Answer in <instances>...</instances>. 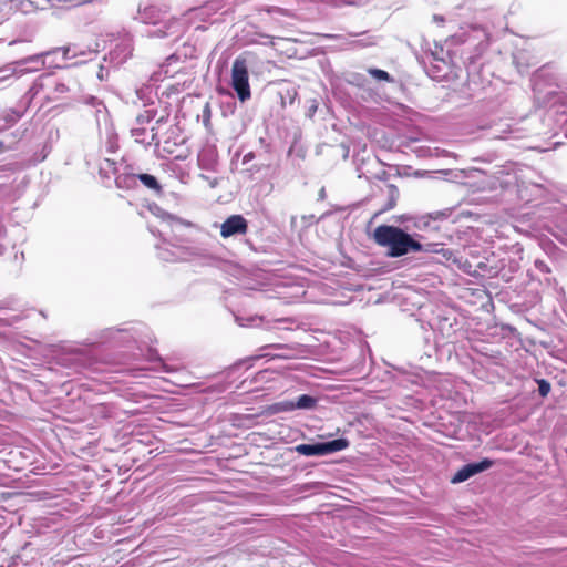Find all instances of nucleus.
<instances>
[{
  "label": "nucleus",
  "mask_w": 567,
  "mask_h": 567,
  "mask_svg": "<svg viewBox=\"0 0 567 567\" xmlns=\"http://www.w3.org/2000/svg\"><path fill=\"white\" fill-rule=\"evenodd\" d=\"M348 440L340 437L326 442L299 444L295 447V451L305 456H321L342 451L348 447Z\"/></svg>",
  "instance_id": "obj_8"
},
{
  "label": "nucleus",
  "mask_w": 567,
  "mask_h": 567,
  "mask_svg": "<svg viewBox=\"0 0 567 567\" xmlns=\"http://www.w3.org/2000/svg\"><path fill=\"white\" fill-rule=\"evenodd\" d=\"M51 52L35 53L17 60L0 70V82L12 78L17 73L35 72L44 66L43 56Z\"/></svg>",
  "instance_id": "obj_6"
},
{
  "label": "nucleus",
  "mask_w": 567,
  "mask_h": 567,
  "mask_svg": "<svg viewBox=\"0 0 567 567\" xmlns=\"http://www.w3.org/2000/svg\"><path fill=\"white\" fill-rule=\"evenodd\" d=\"M434 19H436V21H443V18H437V16H434Z\"/></svg>",
  "instance_id": "obj_43"
},
{
  "label": "nucleus",
  "mask_w": 567,
  "mask_h": 567,
  "mask_svg": "<svg viewBox=\"0 0 567 567\" xmlns=\"http://www.w3.org/2000/svg\"><path fill=\"white\" fill-rule=\"evenodd\" d=\"M536 383L538 384V393L542 398H545L549 394L551 390L550 383L545 379H536Z\"/></svg>",
  "instance_id": "obj_29"
},
{
  "label": "nucleus",
  "mask_w": 567,
  "mask_h": 567,
  "mask_svg": "<svg viewBox=\"0 0 567 567\" xmlns=\"http://www.w3.org/2000/svg\"><path fill=\"white\" fill-rule=\"evenodd\" d=\"M526 53L524 51H518L514 54V63L516 64V68L519 73H524L527 71L529 64L525 63Z\"/></svg>",
  "instance_id": "obj_26"
},
{
  "label": "nucleus",
  "mask_w": 567,
  "mask_h": 567,
  "mask_svg": "<svg viewBox=\"0 0 567 567\" xmlns=\"http://www.w3.org/2000/svg\"><path fill=\"white\" fill-rule=\"evenodd\" d=\"M84 103H85V105L92 107V110L94 111L96 124L100 130H101L102 123L104 124L105 133L109 137L107 152H110V153L115 152L116 144L113 141V135H114L113 131L109 125V112L106 110V106L104 105V103L101 100H99L97 97L92 96V95L86 96L84 99Z\"/></svg>",
  "instance_id": "obj_9"
},
{
  "label": "nucleus",
  "mask_w": 567,
  "mask_h": 567,
  "mask_svg": "<svg viewBox=\"0 0 567 567\" xmlns=\"http://www.w3.org/2000/svg\"><path fill=\"white\" fill-rule=\"evenodd\" d=\"M20 117L21 114L19 112L10 110L6 113L4 120L8 125H13Z\"/></svg>",
  "instance_id": "obj_32"
},
{
  "label": "nucleus",
  "mask_w": 567,
  "mask_h": 567,
  "mask_svg": "<svg viewBox=\"0 0 567 567\" xmlns=\"http://www.w3.org/2000/svg\"><path fill=\"white\" fill-rule=\"evenodd\" d=\"M132 336L125 329L106 328L101 330L95 338L90 339V344L103 343L111 340H118L122 342L128 341Z\"/></svg>",
  "instance_id": "obj_16"
},
{
  "label": "nucleus",
  "mask_w": 567,
  "mask_h": 567,
  "mask_svg": "<svg viewBox=\"0 0 567 567\" xmlns=\"http://www.w3.org/2000/svg\"><path fill=\"white\" fill-rule=\"evenodd\" d=\"M439 255L442 256L443 260H445L447 262L456 264L461 268V260L458 259L457 255L452 249L444 248L442 246V248H440Z\"/></svg>",
  "instance_id": "obj_24"
},
{
  "label": "nucleus",
  "mask_w": 567,
  "mask_h": 567,
  "mask_svg": "<svg viewBox=\"0 0 567 567\" xmlns=\"http://www.w3.org/2000/svg\"><path fill=\"white\" fill-rule=\"evenodd\" d=\"M248 229V223L241 215H231L220 225V235L223 238H229L236 235H245Z\"/></svg>",
  "instance_id": "obj_14"
},
{
  "label": "nucleus",
  "mask_w": 567,
  "mask_h": 567,
  "mask_svg": "<svg viewBox=\"0 0 567 567\" xmlns=\"http://www.w3.org/2000/svg\"><path fill=\"white\" fill-rule=\"evenodd\" d=\"M135 95L142 102V105L145 109L154 107L153 106L154 93H153L152 84L144 85L142 87L136 89Z\"/></svg>",
  "instance_id": "obj_21"
},
{
  "label": "nucleus",
  "mask_w": 567,
  "mask_h": 567,
  "mask_svg": "<svg viewBox=\"0 0 567 567\" xmlns=\"http://www.w3.org/2000/svg\"><path fill=\"white\" fill-rule=\"evenodd\" d=\"M2 236V227H0V237ZM3 252V245L0 243V255Z\"/></svg>",
  "instance_id": "obj_37"
},
{
  "label": "nucleus",
  "mask_w": 567,
  "mask_h": 567,
  "mask_svg": "<svg viewBox=\"0 0 567 567\" xmlns=\"http://www.w3.org/2000/svg\"><path fill=\"white\" fill-rule=\"evenodd\" d=\"M287 404H288V408H287L288 410H295V409L310 410L316 406L317 400L309 394H302V395L298 396L296 401L289 402Z\"/></svg>",
  "instance_id": "obj_20"
},
{
  "label": "nucleus",
  "mask_w": 567,
  "mask_h": 567,
  "mask_svg": "<svg viewBox=\"0 0 567 567\" xmlns=\"http://www.w3.org/2000/svg\"><path fill=\"white\" fill-rule=\"evenodd\" d=\"M164 369H165L166 372L173 371V369L168 368L166 364H164Z\"/></svg>",
  "instance_id": "obj_40"
},
{
  "label": "nucleus",
  "mask_w": 567,
  "mask_h": 567,
  "mask_svg": "<svg viewBox=\"0 0 567 567\" xmlns=\"http://www.w3.org/2000/svg\"><path fill=\"white\" fill-rule=\"evenodd\" d=\"M535 266L538 270L543 271V272H550V269L549 267L544 262V261H540V260H537L535 262Z\"/></svg>",
  "instance_id": "obj_34"
},
{
  "label": "nucleus",
  "mask_w": 567,
  "mask_h": 567,
  "mask_svg": "<svg viewBox=\"0 0 567 567\" xmlns=\"http://www.w3.org/2000/svg\"><path fill=\"white\" fill-rule=\"evenodd\" d=\"M368 73L373 76L378 81H386L392 82V76L384 70L377 69V68H369Z\"/></svg>",
  "instance_id": "obj_25"
},
{
  "label": "nucleus",
  "mask_w": 567,
  "mask_h": 567,
  "mask_svg": "<svg viewBox=\"0 0 567 567\" xmlns=\"http://www.w3.org/2000/svg\"><path fill=\"white\" fill-rule=\"evenodd\" d=\"M452 214V208H444L441 210H434L432 213H429V218L433 220H444L449 218Z\"/></svg>",
  "instance_id": "obj_27"
},
{
  "label": "nucleus",
  "mask_w": 567,
  "mask_h": 567,
  "mask_svg": "<svg viewBox=\"0 0 567 567\" xmlns=\"http://www.w3.org/2000/svg\"><path fill=\"white\" fill-rule=\"evenodd\" d=\"M491 83L489 73L485 72L476 63L471 62L467 66V86L473 93L483 91Z\"/></svg>",
  "instance_id": "obj_12"
},
{
  "label": "nucleus",
  "mask_w": 567,
  "mask_h": 567,
  "mask_svg": "<svg viewBox=\"0 0 567 567\" xmlns=\"http://www.w3.org/2000/svg\"><path fill=\"white\" fill-rule=\"evenodd\" d=\"M434 19H436V21H443V18H437V16H434Z\"/></svg>",
  "instance_id": "obj_45"
},
{
  "label": "nucleus",
  "mask_w": 567,
  "mask_h": 567,
  "mask_svg": "<svg viewBox=\"0 0 567 567\" xmlns=\"http://www.w3.org/2000/svg\"><path fill=\"white\" fill-rule=\"evenodd\" d=\"M137 174L122 173L115 176V185L121 189H133L137 186Z\"/></svg>",
  "instance_id": "obj_19"
},
{
  "label": "nucleus",
  "mask_w": 567,
  "mask_h": 567,
  "mask_svg": "<svg viewBox=\"0 0 567 567\" xmlns=\"http://www.w3.org/2000/svg\"><path fill=\"white\" fill-rule=\"evenodd\" d=\"M24 43H27V41H24V40H13V41H11V42L9 43V45H10V47H16V45H18V44H24Z\"/></svg>",
  "instance_id": "obj_36"
},
{
  "label": "nucleus",
  "mask_w": 567,
  "mask_h": 567,
  "mask_svg": "<svg viewBox=\"0 0 567 567\" xmlns=\"http://www.w3.org/2000/svg\"><path fill=\"white\" fill-rule=\"evenodd\" d=\"M117 166L116 162L110 158H104L99 164L100 176L104 179H109L112 176H116Z\"/></svg>",
  "instance_id": "obj_23"
},
{
  "label": "nucleus",
  "mask_w": 567,
  "mask_h": 567,
  "mask_svg": "<svg viewBox=\"0 0 567 567\" xmlns=\"http://www.w3.org/2000/svg\"><path fill=\"white\" fill-rule=\"evenodd\" d=\"M198 249H195L190 252H186L177 249V252H171L168 249L159 248L158 257L165 261H176V260H189L193 256H199Z\"/></svg>",
  "instance_id": "obj_17"
},
{
  "label": "nucleus",
  "mask_w": 567,
  "mask_h": 567,
  "mask_svg": "<svg viewBox=\"0 0 567 567\" xmlns=\"http://www.w3.org/2000/svg\"><path fill=\"white\" fill-rule=\"evenodd\" d=\"M440 248H442L441 244L435 243H429L426 245H423V248L421 251L431 252V254H440Z\"/></svg>",
  "instance_id": "obj_33"
},
{
  "label": "nucleus",
  "mask_w": 567,
  "mask_h": 567,
  "mask_svg": "<svg viewBox=\"0 0 567 567\" xmlns=\"http://www.w3.org/2000/svg\"><path fill=\"white\" fill-rule=\"evenodd\" d=\"M532 83L534 99L539 106L547 105L557 93L556 79L549 74L546 68H542L534 73Z\"/></svg>",
  "instance_id": "obj_4"
},
{
  "label": "nucleus",
  "mask_w": 567,
  "mask_h": 567,
  "mask_svg": "<svg viewBox=\"0 0 567 567\" xmlns=\"http://www.w3.org/2000/svg\"><path fill=\"white\" fill-rule=\"evenodd\" d=\"M64 87H65L64 84H61V85L58 86V91L63 92Z\"/></svg>",
  "instance_id": "obj_39"
},
{
  "label": "nucleus",
  "mask_w": 567,
  "mask_h": 567,
  "mask_svg": "<svg viewBox=\"0 0 567 567\" xmlns=\"http://www.w3.org/2000/svg\"><path fill=\"white\" fill-rule=\"evenodd\" d=\"M109 74V71L107 69H105L103 65H100V69H99V72H97V78L103 81Z\"/></svg>",
  "instance_id": "obj_35"
},
{
  "label": "nucleus",
  "mask_w": 567,
  "mask_h": 567,
  "mask_svg": "<svg viewBox=\"0 0 567 567\" xmlns=\"http://www.w3.org/2000/svg\"><path fill=\"white\" fill-rule=\"evenodd\" d=\"M165 16L166 13L156 6H146L138 10L136 19L144 24L153 25L152 29L146 30V35L150 38L177 35L178 23L171 19H166Z\"/></svg>",
  "instance_id": "obj_2"
},
{
  "label": "nucleus",
  "mask_w": 567,
  "mask_h": 567,
  "mask_svg": "<svg viewBox=\"0 0 567 567\" xmlns=\"http://www.w3.org/2000/svg\"><path fill=\"white\" fill-rule=\"evenodd\" d=\"M257 321L261 322L262 318L261 317H249V318L236 317V322L241 327L258 326L259 323H257Z\"/></svg>",
  "instance_id": "obj_28"
},
{
  "label": "nucleus",
  "mask_w": 567,
  "mask_h": 567,
  "mask_svg": "<svg viewBox=\"0 0 567 567\" xmlns=\"http://www.w3.org/2000/svg\"><path fill=\"white\" fill-rule=\"evenodd\" d=\"M373 240L381 247L388 248V256L402 257L412 251H421L423 245L410 234L396 226L380 225L373 231Z\"/></svg>",
  "instance_id": "obj_1"
},
{
  "label": "nucleus",
  "mask_w": 567,
  "mask_h": 567,
  "mask_svg": "<svg viewBox=\"0 0 567 567\" xmlns=\"http://www.w3.org/2000/svg\"><path fill=\"white\" fill-rule=\"evenodd\" d=\"M184 61L176 54H172L166 59V62L159 66L157 71H155L150 81L152 83L164 81L166 78H173L175 74H178L183 70Z\"/></svg>",
  "instance_id": "obj_11"
},
{
  "label": "nucleus",
  "mask_w": 567,
  "mask_h": 567,
  "mask_svg": "<svg viewBox=\"0 0 567 567\" xmlns=\"http://www.w3.org/2000/svg\"><path fill=\"white\" fill-rule=\"evenodd\" d=\"M210 118H212V109H210V104L207 102L205 103L204 107H203V111H202V120H203V124L208 127L209 124H210Z\"/></svg>",
  "instance_id": "obj_30"
},
{
  "label": "nucleus",
  "mask_w": 567,
  "mask_h": 567,
  "mask_svg": "<svg viewBox=\"0 0 567 567\" xmlns=\"http://www.w3.org/2000/svg\"><path fill=\"white\" fill-rule=\"evenodd\" d=\"M156 115V107L144 109L143 112L136 115L134 125L131 128V136L135 140L136 143L143 144L145 146L159 144L157 138V126L164 122V117L161 116L150 128L147 127V125L154 121Z\"/></svg>",
  "instance_id": "obj_3"
},
{
  "label": "nucleus",
  "mask_w": 567,
  "mask_h": 567,
  "mask_svg": "<svg viewBox=\"0 0 567 567\" xmlns=\"http://www.w3.org/2000/svg\"><path fill=\"white\" fill-rule=\"evenodd\" d=\"M434 19H436V21H443V18H437V16H434Z\"/></svg>",
  "instance_id": "obj_44"
},
{
  "label": "nucleus",
  "mask_w": 567,
  "mask_h": 567,
  "mask_svg": "<svg viewBox=\"0 0 567 567\" xmlns=\"http://www.w3.org/2000/svg\"><path fill=\"white\" fill-rule=\"evenodd\" d=\"M489 135L494 140H518L526 135V131L507 121H499L491 126Z\"/></svg>",
  "instance_id": "obj_10"
},
{
  "label": "nucleus",
  "mask_w": 567,
  "mask_h": 567,
  "mask_svg": "<svg viewBox=\"0 0 567 567\" xmlns=\"http://www.w3.org/2000/svg\"><path fill=\"white\" fill-rule=\"evenodd\" d=\"M138 181L150 190H152L155 195H161L163 188L157 181V178L151 174H137Z\"/></svg>",
  "instance_id": "obj_22"
},
{
  "label": "nucleus",
  "mask_w": 567,
  "mask_h": 567,
  "mask_svg": "<svg viewBox=\"0 0 567 567\" xmlns=\"http://www.w3.org/2000/svg\"><path fill=\"white\" fill-rule=\"evenodd\" d=\"M251 156H252V155H251V153H250V154H247V155L245 156L244 161L246 162L247 159H250V157H251Z\"/></svg>",
  "instance_id": "obj_41"
},
{
  "label": "nucleus",
  "mask_w": 567,
  "mask_h": 567,
  "mask_svg": "<svg viewBox=\"0 0 567 567\" xmlns=\"http://www.w3.org/2000/svg\"><path fill=\"white\" fill-rule=\"evenodd\" d=\"M425 69L433 80L442 81L447 79L452 72L449 52L442 45L435 44L434 50L426 55Z\"/></svg>",
  "instance_id": "obj_5"
},
{
  "label": "nucleus",
  "mask_w": 567,
  "mask_h": 567,
  "mask_svg": "<svg viewBox=\"0 0 567 567\" xmlns=\"http://www.w3.org/2000/svg\"><path fill=\"white\" fill-rule=\"evenodd\" d=\"M172 226L175 230H178L181 229L182 227H195V225L190 221H187V220H183L181 218H173L172 219Z\"/></svg>",
  "instance_id": "obj_31"
},
{
  "label": "nucleus",
  "mask_w": 567,
  "mask_h": 567,
  "mask_svg": "<svg viewBox=\"0 0 567 567\" xmlns=\"http://www.w3.org/2000/svg\"><path fill=\"white\" fill-rule=\"evenodd\" d=\"M59 51L62 52L64 60H71V59H75L78 56H86V55L89 56V59H92L93 55H96V51H93V50L84 51V50L80 49V47L76 44L58 48L53 52H59Z\"/></svg>",
  "instance_id": "obj_18"
},
{
  "label": "nucleus",
  "mask_w": 567,
  "mask_h": 567,
  "mask_svg": "<svg viewBox=\"0 0 567 567\" xmlns=\"http://www.w3.org/2000/svg\"><path fill=\"white\" fill-rule=\"evenodd\" d=\"M72 354L78 358L81 353L79 350H74V351H72Z\"/></svg>",
  "instance_id": "obj_38"
},
{
  "label": "nucleus",
  "mask_w": 567,
  "mask_h": 567,
  "mask_svg": "<svg viewBox=\"0 0 567 567\" xmlns=\"http://www.w3.org/2000/svg\"><path fill=\"white\" fill-rule=\"evenodd\" d=\"M133 43L130 38H123L110 52V60L114 65H121L132 55Z\"/></svg>",
  "instance_id": "obj_15"
},
{
  "label": "nucleus",
  "mask_w": 567,
  "mask_h": 567,
  "mask_svg": "<svg viewBox=\"0 0 567 567\" xmlns=\"http://www.w3.org/2000/svg\"><path fill=\"white\" fill-rule=\"evenodd\" d=\"M494 462L489 458H483L480 462H473L465 464L461 467L452 477L453 484L462 483L471 478L472 476L482 473L493 466Z\"/></svg>",
  "instance_id": "obj_13"
},
{
  "label": "nucleus",
  "mask_w": 567,
  "mask_h": 567,
  "mask_svg": "<svg viewBox=\"0 0 567 567\" xmlns=\"http://www.w3.org/2000/svg\"><path fill=\"white\" fill-rule=\"evenodd\" d=\"M3 148H4V145L2 142H0V152L3 151Z\"/></svg>",
  "instance_id": "obj_42"
},
{
  "label": "nucleus",
  "mask_w": 567,
  "mask_h": 567,
  "mask_svg": "<svg viewBox=\"0 0 567 567\" xmlns=\"http://www.w3.org/2000/svg\"><path fill=\"white\" fill-rule=\"evenodd\" d=\"M231 86L241 102L250 99L248 64L243 58H236L233 63Z\"/></svg>",
  "instance_id": "obj_7"
}]
</instances>
